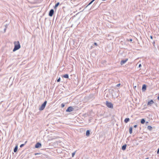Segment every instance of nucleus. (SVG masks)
Wrapping results in <instances>:
<instances>
[{"mask_svg":"<svg viewBox=\"0 0 159 159\" xmlns=\"http://www.w3.org/2000/svg\"><path fill=\"white\" fill-rule=\"evenodd\" d=\"M63 77L65 78H68L69 75L68 74H66L63 76Z\"/></svg>","mask_w":159,"mask_h":159,"instance_id":"16","label":"nucleus"},{"mask_svg":"<svg viewBox=\"0 0 159 159\" xmlns=\"http://www.w3.org/2000/svg\"><path fill=\"white\" fill-rule=\"evenodd\" d=\"M76 151H75L74 152H73L72 154V157H74V155H75V153H76Z\"/></svg>","mask_w":159,"mask_h":159,"instance_id":"20","label":"nucleus"},{"mask_svg":"<svg viewBox=\"0 0 159 159\" xmlns=\"http://www.w3.org/2000/svg\"><path fill=\"white\" fill-rule=\"evenodd\" d=\"M148 158H146L145 159H148Z\"/></svg>","mask_w":159,"mask_h":159,"instance_id":"36","label":"nucleus"},{"mask_svg":"<svg viewBox=\"0 0 159 159\" xmlns=\"http://www.w3.org/2000/svg\"><path fill=\"white\" fill-rule=\"evenodd\" d=\"M41 144L40 143H37L35 145V148H38L41 147Z\"/></svg>","mask_w":159,"mask_h":159,"instance_id":"7","label":"nucleus"},{"mask_svg":"<svg viewBox=\"0 0 159 159\" xmlns=\"http://www.w3.org/2000/svg\"><path fill=\"white\" fill-rule=\"evenodd\" d=\"M61 107L62 108H63L65 107V104L64 103H62L61 104Z\"/></svg>","mask_w":159,"mask_h":159,"instance_id":"23","label":"nucleus"},{"mask_svg":"<svg viewBox=\"0 0 159 159\" xmlns=\"http://www.w3.org/2000/svg\"><path fill=\"white\" fill-rule=\"evenodd\" d=\"M150 38L151 39H153V37L152 35H151L150 36Z\"/></svg>","mask_w":159,"mask_h":159,"instance_id":"29","label":"nucleus"},{"mask_svg":"<svg viewBox=\"0 0 159 159\" xmlns=\"http://www.w3.org/2000/svg\"><path fill=\"white\" fill-rule=\"evenodd\" d=\"M18 149V145H16L14 149V152H16L17 150Z\"/></svg>","mask_w":159,"mask_h":159,"instance_id":"12","label":"nucleus"},{"mask_svg":"<svg viewBox=\"0 0 159 159\" xmlns=\"http://www.w3.org/2000/svg\"><path fill=\"white\" fill-rule=\"evenodd\" d=\"M54 10L53 9H52L50 10V11L48 15L50 16H53V15L54 14Z\"/></svg>","mask_w":159,"mask_h":159,"instance_id":"6","label":"nucleus"},{"mask_svg":"<svg viewBox=\"0 0 159 159\" xmlns=\"http://www.w3.org/2000/svg\"><path fill=\"white\" fill-rule=\"evenodd\" d=\"M74 108L71 106L69 107L66 110V112H70L74 110Z\"/></svg>","mask_w":159,"mask_h":159,"instance_id":"4","label":"nucleus"},{"mask_svg":"<svg viewBox=\"0 0 159 159\" xmlns=\"http://www.w3.org/2000/svg\"><path fill=\"white\" fill-rule=\"evenodd\" d=\"M40 154V153H35V155H36L39 154Z\"/></svg>","mask_w":159,"mask_h":159,"instance_id":"33","label":"nucleus"},{"mask_svg":"<svg viewBox=\"0 0 159 159\" xmlns=\"http://www.w3.org/2000/svg\"><path fill=\"white\" fill-rule=\"evenodd\" d=\"M127 145L126 144H125L122 146L121 149L123 150H125L126 149Z\"/></svg>","mask_w":159,"mask_h":159,"instance_id":"10","label":"nucleus"},{"mask_svg":"<svg viewBox=\"0 0 159 159\" xmlns=\"http://www.w3.org/2000/svg\"><path fill=\"white\" fill-rule=\"evenodd\" d=\"M141 67V64H139V68L140 67Z\"/></svg>","mask_w":159,"mask_h":159,"instance_id":"30","label":"nucleus"},{"mask_svg":"<svg viewBox=\"0 0 159 159\" xmlns=\"http://www.w3.org/2000/svg\"><path fill=\"white\" fill-rule=\"evenodd\" d=\"M27 143V141H26L25 142V143H24V144H25Z\"/></svg>","mask_w":159,"mask_h":159,"instance_id":"35","label":"nucleus"},{"mask_svg":"<svg viewBox=\"0 0 159 159\" xmlns=\"http://www.w3.org/2000/svg\"><path fill=\"white\" fill-rule=\"evenodd\" d=\"M25 145V144H21L20 145V148H22L23 147L24 145Z\"/></svg>","mask_w":159,"mask_h":159,"instance_id":"21","label":"nucleus"},{"mask_svg":"<svg viewBox=\"0 0 159 159\" xmlns=\"http://www.w3.org/2000/svg\"><path fill=\"white\" fill-rule=\"evenodd\" d=\"M129 132L130 134H131L132 133V128L130 127L129 128Z\"/></svg>","mask_w":159,"mask_h":159,"instance_id":"19","label":"nucleus"},{"mask_svg":"<svg viewBox=\"0 0 159 159\" xmlns=\"http://www.w3.org/2000/svg\"><path fill=\"white\" fill-rule=\"evenodd\" d=\"M95 0H92L89 4H88L86 7V8L88 6L90 5L92 3H93Z\"/></svg>","mask_w":159,"mask_h":159,"instance_id":"14","label":"nucleus"},{"mask_svg":"<svg viewBox=\"0 0 159 159\" xmlns=\"http://www.w3.org/2000/svg\"><path fill=\"white\" fill-rule=\"evenodd\" d=\"M146 85L145 84H144L143 85L142 88V90L143 92L145 91L146 89Z\"/></svg>","mask_w":159,"mask_h":159,"instance_id":"8","label":"nucleus"},{"mask_svg":"<svg viewBox=\"0 0 159 159\" xmlns=\"http://www.w3.org/2000/svg\"><path fill=\"white\" fill-rule=\"evenodd\" d=\"M129 41H130V42H132V39H130Z\"/></svg>","mask_w":159,"mask_h":159,"instance_id":"32","label":"nucleus"},{"mask_svg":"<svg viewBox=\"0 0 159 159\" xmlns=\"http://www.w3.org/2000/svg\"><path fill=\"white\" fill-rule=\"evenodd\" d=\"M154 103V102L152 100H151L149 101L147 103V105L149 106H151Z\"/></svg>","mask_w":159,"mask_h":159,"instance_id":"5","label":"nucleus"},{"mask_svg":"<svg viewBox=\"0 0 159 159\" xmlns=\"http://www.w3.org/2000/svg\"><path fill=\"white\" fill-rule=\"evenodd\" d=\"M120 84H118L117 85H116V86L117 87H118L119 86H120Z\"/></svg>","mask_w":159,"mask_h":159,"instance_id":"25","label":"nucleus"},{"mask_svg":"<svg viewBox=\"0 0 159 159\" xmlns=\"http://www.w3.org/2000/svg\"><path fill=\"white\" fill-rule=\"evenodd\" d=\"M90 130H87L86 132V135L87 136H89L90 134Z\"/></svg>","mask_w":159,"mask_h":159,"instance_id":"13","label":"nucleus"},{"mask_svg":"<svg viewBox=\"0 0 159 159\" xmlns=\"http://www.w3.org/2000/svg\"><path fill=\"white\" fill-rule=\"evenodd\" d=\"M47 103V101H45L42 104L40 107L39 108V110L40 111L43 110L45 108L46 104Z\"/></svg>","mask_w":159,"mask_h":159,"instance_id":"2","label":"nucleus"},{"mask_svg":"<svg viewBox=\"0 0 159 159\" xmlns=\"http://www.w3.org/2000/svg\"><path fill=\"white\" fill-rule=\"evenodd\" d=\"M94 45H96V46H97L98 45V44H97V43H94Z\"/></svg>","mask_w":159,"mask_h":159,"instance_id":"28","label":"nucleus"},{"mask_svg":"<svg viewBox=\"0 0 159 159\" xmlns=\"http://www.w3.org/2000/svg\"><path fill=\"white\" fill-rule=\"evenodd\" d=\"M127 60H128L127 59H126L124 60H121V61H120V64L121 65H123L127 61Z\"/></svg>","mask_w":159,"mask_h":159,"instance_id":"9","label":"nucleus"},{"mask_svg":"<svg viewBox=\"0 0 159 159\" xmlns=\"http://www.w3.org/2000/svg\"><path fill=\"white\" fill-rule=\"evenodd\" d=\"M157 154H159V148L158 149L157 151Z\"/></svg>","mask_w":159,"mask_h":159,"instance_id":"24","label":"nucleus"},{"mask_svg":"<svg viewBox=\"0 0 159 159\" xmlns=\"http://www.w3.org/2000/svg\"><path fill=\"white\" fill-rule=\"evenodd\" d=\"M60 4V3L59 2H57L56 4H55L54 7V9H56L57 7L58 6V5Z\"/></svg>","mask_w":159,"mask_h":159,"instance_id":"11","label":"nucleus"},{"mask_svg":"<svg viewBox=\"0 0 159 159\" xmlns=\"http://www.w3.org/2000/svg\"><path fill=\"white\" fill-rule=\"evenodd\" d=\"M6 28H7V27H6V28H5V29H4V32H6Z\"/></svg>","mask_w":159,"mask_h":159,"instance_id":"31","label":"nucleus"},{"mask_svg":"<svg viewBox=\"0 0 159 159\" xmlns=\"http://www.w3.org/2000/svg\"><path fill=\"white\" fill-rule=\"evenodd\" d=\"M61 80V78H59L57 80V82H58L60 81Z\"/></svg>","mask_w":159,"mask_h":159,"instance_id":"22","label":"nucleus"},{"mask_svg":"<svg viewBox=\"0 0 159 159\" xmlns=\"http://www.w3.org/2000/svg\"><path fill=\"white\" fill-rule=\"evenodd\" d=\"M14 47L13 50V52H15L19 49L20 48V45L19 41L14 42Z\"/></svg>","mask_w":159,"mask_h":159,"instance_id":"1","label":"nucleus"},{"mask_svg":"<svg viewBox=\"0 0 159 159\" xmlns=\"http://www.w3.org/2000/svg\"><path fill=\"white\" fill-rule=\"evenodd\" d=\"M129 121V118H126L124 120V122L125 123H127Z\"/></svg>","mask_w":159,"mask_h":159,"instance_id":"15","label":"nucleus"},{"mask_svg":"<svg viewBox=\"0 0 159 159\" xmlns=\"http://www.w3.org/2000/svg\"><path fill=\"white\" fill-rule=\"evenodd\" d=\"M152 44H153V46H155V41H153V42L152 43Z\"/></svg>","mask_w":159,"mask_h":159,"instance_id":"26","label":"nucleus"},{"mask_svg":"<svg viewBox=\"0 0 159 159\" xmlns=\"http://www.w3.org/2000/svg\"><path fill=\"white\" fill-rule=\"evenodd\" d=\"M157 99L159 100V96L157 97Z\"/></svg>","mask_w":159,"mask_h":159,"instance_id":"34","label":"nucleus"},{"mask_svg":"<svg viewBox=\"0 0 159 159\" xmlns=\"http://www.w3.org/2000/svg\"><path fill=\"white\" fill-rule=\"evenodd\" d=\"M147 129H148L149 130L151 131L152 130V127L151 126H150V125H148V126L147 127Z\"/></svg>","mask_w":159,"mask_h":159,"instance_id":"17","label":"nucleus"},{"mask_svg":"<svg viewBox=\"0 0 159 159\" xmlns=\"http://www.w3.org/2000/svg\"><path fill=\"white\" fill-rule=\"evenodd\" d=\"M137 125H135L134 126V127L135 128H137Z\"/></svg>","mask_w":159,"mask_h":159,"instance_id":"27","label":"nucleus"},{"mask_svg":"<svg viewBox=\"0 0 159 159\" xmlns=\"http://www.w3.org/2000/svg\"><path fill=\"white\" fill-rule=\"evenodd\" d=\"M145 122V120L144 119H142L141 120V123L142 124H144Z\"/></svg>","mask_w":159,"mask_h":159,"instance_id":"18","label":"nucleus"},{"mask_svg":"<svg viewBox=\"0 0 159 159\" xmlns=\"http://www.w3.org/2000/svg\"><path fill=\"white\" fill-rule=\"evenodd\" d=\"M106 106L109 108H113V105L111 103L109 102L108 101H106Z\"/></svg>","mask_w":159,"mask_h":159,"instance_id":"3","label":"nucleus"}]
</instances>
